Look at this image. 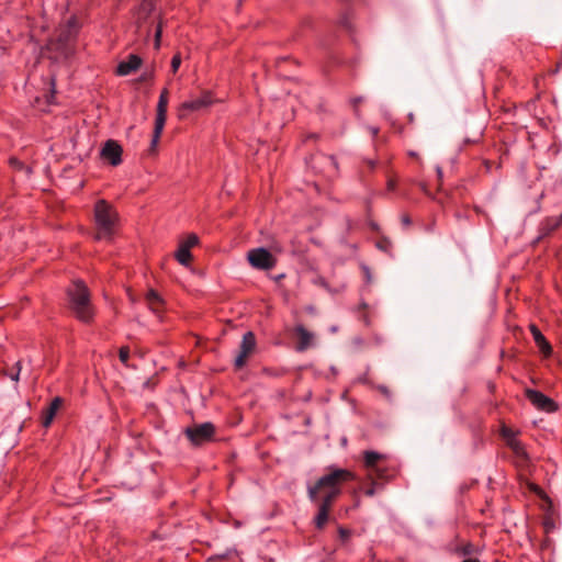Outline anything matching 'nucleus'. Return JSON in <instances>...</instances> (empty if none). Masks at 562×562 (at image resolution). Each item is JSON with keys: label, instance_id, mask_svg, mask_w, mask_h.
Here are the masks:
<instances>
[{"label": "nucleus", "instance_id": "nucleus-31", "mask_svg": "<svg viewBox=\"0 0 562 562\" xmlns=\"http://www.w3.org/2000/svg\"><path fill=\"white\" fill-rule=\"evenodd\" d=\"M181 65V56L180 54H176L171 58V70L176 74Z\"/></svg>", "mask_w": 562, "mask_h": 562}, {"label": "nucleus", "instance_id": "nucleus-23", "mask_svg": "<svg viewBox=\"0 0 562 562\" xmlns=\"http://www.w3.org/2000/svg\"><path fill=\"white\" fill-rule=\"evenodd\" d=\"M146 301L154 312H156V305H159L161 302L160 296L154 290H149L147 292Z\"/></svg>", "mask_w": 562, "mask_h": 562}, {"label": "nucleus", "instance_id": "nucleus-25", "mask_svg": "<svg viewBox=\"0 0 562 562\" xmlns=\"http://www.w3.org/2000/svg\"><path fill=\"white\" fill-rule=\"evenodd\" d=\"M313 283L317 286H321L323 289H325L326 291L330 292V293H338L340 290L339 289H331L328 284V282L325 280V278L323 277H316L314 280H313Z\"/></svg>", "mask_w": 562, "mask_h": 562}, {"label": "nucleus", "instance_id": "nucleus-16", "mask_svg": "<svg viewBox=\"0 0 562 562\" xmlns=\"http://www.w3.org/2000/svg\"><path fill=\"white\" fill-rule=\"evenodd\" d=\"M63 404V398L56 396L52 400L49 406L43 412V420L42 424L44 427H49L57 411L60 408Z\"/></svg>", "mask_w": 562, "mask_h": 562}, {"label": "nucleus", "instance_id": "nucleus-43", "mask_svg": "<svg viewBox=\"0 0 562 562\" xmlns=\"http://www.w3.org/2000/svg\"><path fill=\"white\" fill-rule=\"evenodd\" d=\"M371 132H372V134H373V135H376V134H378V128L373 127V128L371 130Z\"/></svg>", "mask_w": 562, "mask_h": 562}, {"label": "nucleus", "instance_id": "nucleus-17", "mask_svg": "<svg viewBox=\"0 0 562 562\" xmlns=\"http://www.w3.org/2000/svg\"><path fill=\"white\" fill-rule=\"evenodd\" d=\"M168 90L164 89L159 95L157 104V113L155 121L165 122L167 120Z\"/></svg>", "mask_w": 562, "mask_h": 562}, {"label": "nucleus", "instance_id": "nucleus-30", "mask_svg": "<svg viewBox=\"0 0 562 562\" xmlns=\"http://www.w3.org/2000/svg\"><path fill=\"white\" fill-rule=\"evenodd\" d=\"M371 480H372L371 485L364 490V494H366L367 496H370V497H371V496H373V495L376 493L378 488H380V487H381V485H380V484H378V483L374 481L375 479H371Z\"/></svg>", "mask_w": 562, "mask_h": 562}, {"label": "nucleus", "instance_id": "nucleus-14", "mask_svg": "<svg viewBox=\"0 0 562 562\" xmlns=\"http://www.w3.org/2000/svg\"><path fill=\"white\" fill-rule=\"evenodd\" d=\"M142 65V58L135 54H131L126 60H122L116 67L119 76H128L136 71Z\"/></svg>", "mask_w": 562, "mask_h": 562}, {"label": "nucleus", "instance_id": "nucleus-27", "mask_svg": "<svg viewBox=\"0 0 562 562\" xmlns=\"http://www.w3.org/2000/svg\"><path fill=\"white\" fill-rule=\"evenodd\" d=\"M249 355H250V353H248V352L243 351V350H240V349H239V352H238V355H237V356H236V358H235V367H236L237 369L243 368V367L245 366L246 360H247V358L249 357Z\"/></svg>", "mask_w": 562, "mask_h": 562}, {"label": "nucleus", "instance_id": "nucleus-9", "mask_svg": "<svg viewBox=\"0 0 562 562\" xmlns=\"http://www.w3.org/2000/svg\"><path fill=\"white\" fill-rule=\"evenodd\" d=\"M525 395L527 400L539 411L553 413L558 409L555 402L540 391L526 389Z\"/></svg>", "mask_w": 562, "mask_h": 562}, {"label": "nucleus", "instance_id": "nucleus-29", "mask_svg": "<svg viewBox=\"0 0 562 562\" xmlns=\"http://www.w3.org/2000/svg\"><path fill=\"white\" fill-rule=\"evenodd\" d=\"M338 24L340 27L347 30V31H350L351 30V24H350V21H349V14L348 13H345L339 20H338Z\"/></svg>", "mask_w": 562, "mask_h": 562}, {"label": "nucleus", "instance_id": "nucleus-28", "mask_svg": "<svg viewBox=\"0 0 562 562\" xmlns=\"http://www.w3.org/2000/svg\"><path fill=\"white\" fill-rule=\"evenodd\" d=\"M161 33H162V19L159 16L157 26H156V31H155V47L156 48H159V46H160Z\"/></svg>", "mask_w": 562, "mask_h": 562}, {"label": "nucleus", "instance_id": "nucleus-7", "mask_svg": "<svg viewBox=\"0 0 562 562\" xmlns=\"http://www.w3.org/2000/svg\"><path fill=\"white\" fill-rule=\"evenodd\" d=\"M188 439L195 446H201L213 440L215 427L212 423L206 422L200 425L188 427L184 430Z\"/></svg>", "mask_w": 562, "mask_h": 562}, {"label": "nucleus", "instance_id": "nucleus-5", "mask_svg": "<svg viewBox=\"0 0 562 562\" xmlns=\"http://www.w3.org/2000/svg\"><path fill=\"white\" fill-rule=\"evenodd\" d=\"M214 102L212 92L203 91L200 95L183 101L178 108V116L183 120L191 113L200 112Z\"/></svg>", "mask_w": 562, "mask_h": 562}, {"label": "nucleus", "instance_id": "nucleus-40", "mask_svg": "<svg viewBox=\"0 0 562 562\" xmlns=\"http://www.w3.org/2000/svg\"><path fill=\"white\" fill-rule=\"evenodd\" d=\"M362 101V98H356L353 99V104L357 105L358 103H360Z\"/></svg>", "mask_w": 562, "mask_h": 562}, {"label": "nucleus", "instance_id": "nucleus-34", "mask_svg": "<svg viewBox=\"0 0 562 562\" xmlns=\"http://www.w3.org/2000/svg\"><path fill=\"white\" fill-rule=\"evenodd\" d=\"M15 367H16L15 373H12L10 375L11 380H13V381H18L19 380V375H20V372H21V364H20V362H16Z\"/></svg>", "mask_w": 562, "mask_h": 562}, {"label": "nucleus", "instance_id": "nucleus-36", "mask_svg": "<svg viewBox=\"0 0 562 562\" xmlns=\"http://www.w3.org/2000/svg\"><path fill=\"white\" fill-rule=\"evenodd\" d=\"M401 222L405 227H408L412 224V220L407 214L402 215Z\"/></svg>", "mask_w": 562, "mask_h": 562}, {"label": "nucleus", "instance_id": "nucleus-35", "mask_svg": "<svg viewBox=\"0 0 562 562\" xmlns=\"http://www.w3.org/2000/svg\"><path fill=\"white\" fill-rule=\"evenodd\" d=\"M395 188H396V182H395V180H394V179H392V178H390V179L387 180V183H386V190L391 192V191H394V190H395Z\"/></svg>", "mask_w": 562, "mask_h": 562}, {"label": "nucleus", "instance_id": "nucleus-6", "mask_svg": "<svg viewBox=\"0 0 562 562\" xmlns=\"http://www.w3.org/2000/svg\"><path fill=\"white\" fill-rule=\"evenodd\" d=\"M385 459L384 454L375 451H364L363 461L368 471L369 479L387 480L389 474L386 468L381 462Z\"/></svg>", "mask_w": 562, "mask_h": 562}, {"label": "nucleus", "instance_id": "nucleus-38", "mask_svg": "<svg viewBox=\"0 0 562 562\" xmlns=\"http://www.w3.org/2000/svg\"><path fill=\"white\" fill-rule=\"evenodd\" d=\"M339 533H340V537L344 539L349 536V531L344 528H339Z\"/></svg>", "mask_w": 562, "mask_h": 562}, {"label": "nucleus", "instance_id": "nucleus-20", "mask_svg": "<svg viewBox=\"0 0 562 562\" xmlns=\"http://www.w3.org/2000/svg\"><path fill=\"white\" fill-rule=\"evenodd\" d=\"M256 347V337L252 331H247L244 334L241 342H240V350L246 351L248 353H251Z\"/></svg>", "mask_w": 562, "mask_h": 562}, {"label": "nucleus", "instance_id": "nucleus-37", "mask_svg": "<svg viewBox=\"0 0 562 562\" xmlns=\"http://www.w3.org/2000/svg\"><path fill=\"white\" fill-rule=\"evenodd\" d=\"M362 270H363L364 277L367 279V282H370L371 281V272H370L369 267L362 266Z\"/></svg>", "mask_w": 562, "mask_h": 562}, {"label": "nucleus", "instance_id": "nucleus-41", "mask_svg": "<svg viewBox=\"0 0 562 562\" xmlns=\"http://www.w3.org/2000/svg\"><path fill=\"white\" fill-rule=\"evenodd\" d=\"M462 562H480V560H477V559H465Z\"/></svg>", "mask_w": 562, "mask_h": 562}, {"label": "nucleus", "instance_id": "nucleus-15", "mask_svg": "<svg viewBox=\"0 0 562 562\" xmlns=\"http://www.w3.org/2000/svg\"><path fill=\"white\" fill-rule=\"evenodd\" d=\"M501 436L506 441V445L516 454L524 453V447H522L521 442L516 438V432L512 428L503 425L502 428H501Z\"/></svg>", "mask_w": 562, "mask_h": 562}, {"label": "nucleus", "instance_id": "nucleus-12", "mask_svg": "<svg viewBox=\"0 0 562 562\" xmlns=\"http://www.w3.org/2000/svg\"><path fill=\"white\" fill-rule=\"evenodd\" d=\"M294 334L299 338L295 346L296 351L303 352L314 345V334L308 331L303 325H296Z\"/></svg>", "mask_w": 562, "mask_h": 562}, {"label": "nucleus", "instance_id": "nucleus-2", "mask_svg": "<svg viewBox=\"0 0 562 562\" xmlns=\"http://www.w3.org/2000/svg\"><path fill=\"white\" fill-rule=\"evenodd\" d=\"M80 24L77 18L71 16L59 26L56 37L48 43V49L56 54V58L67 59L75 54L77 36Z\"/></svg>", "mask_w": 562, "mask_h": 562}, {"label": "nucleus", "instance_id": "nucleus-44", "mask_svg": "<svg viewBox=\"0 0 562 562\" xmlns=\"http://www.w3.org/2000/svg\"><path fill=\"white\" fill-rule=\"evenodd\" d=\"M409 156H412V157H416V156H417V154H416V153H414V151H411V153H409Z\"/></svg>", "mask_w": 562, "mask_h": 562}, {"label": "nucleus", "instance_id": "nucleus-22", "mask_svg": "<svg viewBox=\"0 0 562 562\" xmlns=\"http://www.w3.org/2000/svg\"><path fill=\"white\" fill-rule=\"evenodd\" d=\"M179 244L191 251V248L199 244V237L196 234L191 233L186 238L181 239Z\"/></svg>", "mask_w": 562, "mask_h": 562}, {"label": "nucleus", "instance_id": "nucleus-8", "mask_svg": "<svg viewBox=\"0 0 562 562\" xmlns=\"http://www.w3.org/2000/svg\"><path fill=\"white\" fill-rule=\"evenodd\" d=\"M247 259L254 268L259 270H271L277 265V259L263 247L250 249Z\"/></svg>", "mask_w": 562, "mask_h": 562}, {"label": "nucleus", "instance_id": "nucleus-11", "mask_svg": "<svg viewBox=\"0 0 562 562\" xmlns=\"http://www.w3.org/2000/svg\"><path fill=\"white\" fill-rule=\"evenodd\" d=\"M155 1L156 0H142L134 9L133 15L138 26L145 24L155 12Z\"/></svg>", "mask_w": 562, "mask_h": 562}, {"label": "nucleus", "instance_id": "nucleus-10", "mask_svg": "<svg viewBox=\"0 0 562 562\" xmlns=\"http://www.w3.org/2000/svg\"><path fill=\"white\" fill-rule=\"evenodd\" d=\"M122 147L117 142L109 139L101 150V156L112 166H119L122 162Z\"/></svg>", "mask_w": 562, "mask_h": 562}, {"label": "nucleus", "instance_id": "nucleus-21", "mask_svg": "<svg viewBox=\"0 0 562 562\" xmlns=\"http://www.w3.org/2000/svg\"><path fill=\"white\" fill-rule=\"evenodd\" d=\"M165 122H158V121H155V126H154V132H153V137H151V142H150V150L154 151L157 147V144L160 139V136H161V133L164 131V127H165Z\"/></svg>", "mask_w": 562, "mask_h": 562}, {"label": "nucleus", "instance_id": "nucleus-33", "mask_svg": "<svg viewBox=\"0 0 562 562\" xmlns=\"http://www.w3.org/2000/svg\"><path fill=\"white\" fill-rule=\"evenodd\" d=\"M376 247L383 251H387L389 248L391 247V243L389 239H381L376 243Z\"/></svg>", "mask_w": 562, "mask_h": 562}, {"label": "nucleus", "instance_id": "nucleus-18", "mask_svg": "<svg viewBox=\"0 0 562 562\" xmlns=\"http://www.w3.org/2000/svg\"><path fill=\"white\" fill-rule=\"evenodd\" d=\"M562 224V213L557 216H550L547 217L542 223L540 231L542 235H549L553 231H555L558 227H560Z\"/></svg>", "mask_w": 562, "mask_h": 562}, {"label": "nucleus", "instance_id": "nucleus-4", "mask_svg": "<svg viewBox=\"0 0 562 562\" xmlns=\"http://www.w3.org/2000/svg\"><path fill=\"white\" fill-rule=\"evenodd\" d=\"M68 306L74 315L83 323L93 319V308L87 285L80 281H74L67 289Z\"/></svg>", "mask_w": 562, "mask_h": 562}, {"label": "nucleus", "instance_id": "nucleus-1", "mask_svg": "<svg viewBox=\"0 0 562 562\" xmlns=\"http://www.w3.org/2000/svg\"><path fill=\"white\" fill-rule=\"evenodd\" d=\"M353 480L349 470L330 468L315 484L307 486V495L316 504L318 512L314 518L317 529H323L328 521V514L335 499L341 494L342 484Z\"/></svg>", "mask_w": 562, "mask_h": 562}, {"label": "nucleus", "instance_id": "nucleus-39", "mask_svg": "<svg viewBox=\"0 0 562 562\" xmlns=\"http://www.w3.org/2000/svg\"><path fill=\"white\" fill-rule=\"evenodd\" d=\"M436 172H437L438 179L441 180L442 179V169H441V167L438 166L436 168Z\"/></svg>", "mask_w": 562, "mask_h": 562}, {"label": "nucleus", "instance_id": "nucleus-42", "mask_svg": "<svg viewBox=\"0 0 562 562\" xmlns=\"http://www.w3.org/2000/svg\"><path fill=\"white\" fill-rule=\"evenodd\" d=\"M380 390L381 392H383L384 394H387V389L385 386H380Z\"/></svg>", "mask_w": 562, "mask_h": 562}, {"label": "nucleus", "instance_id": "nucleus-46", "mask_svg": "<svg viewBox=\"0 0 562 562\" xmlns=\"http://www.w3.org/2000/svg\"><path fill=\"white\" fill-rule=\"evenodd\" d=\"M558 66H559V67H560V66H562V61H561V63H559V64H558Z\"/></svg>", "mask_w": 562, "mask_h": 562}, {"label": "nucleus", "instance_id": "nucleus-32", "mask_svg": "<svg viewBox=\"0 0 562 562\" xmlns=\"http://www.w3.org/2000/svg\"><path fill=\"white\" fill-rule=\"evenodd\" d=\"M119 358L123 364H127L130 358V350L126 347H122L119 352Z\"/></svg>", "mask_w": 562, "mask_h": 562}, {"label": "nucleus", "instance_id": "nucleus-45", "mask_svg": "<svg viewBox=\"0 0 562 562\" xmlns=\"http://www.w3.org/2000/svg\"><path fill=\"white\" fill-rule=\"evenodd\" d=\"M273 249L277 250V251H281V249L278 248L277 246H274Z\"/></svg>", "mask_w": 562, "mask_h": 562}, {"label": "nucleus", "instance_id": "nucleus-24", "mask_svg": "<svg viewBox=\"0 0 562 562\" xmlns=\"http://www.w3.org/2000/svg\"><path fill=\"white\" fill-rule=\"evenodd\" d=\"M456 552L459 555H463V557L472 555L475 552V547L472 543L467 542V543L458 547L456 549Z\"/></svg>", "mask_w": 562, "mask_h": 562}, {"label": "nucleus", "instance_id": "nucleus-3", "mask_svg": "<svg viewBox=\"0 0 562 562\" xmlns=\"http://www.w3.org/2000/svg\"><path fill=\"white\" fill-rule=\"evenodd\" d=\"M95 240L111 241L119 225V214L113 205L105 200L94 204Z\"/></svg>", "mask_w": 562, "mask_h": 562}, {"label": "nucleus", "instance_id": "nucleus-19", "mask_svg": "<svg viewBox=\"0 0 562 562\" xmlns=\"http://www.w3.org/2000/svg\"><path fill=\"white\" fill-rule=\"evenodd\" d=\"M175 258L180 265L189 267L192 260V254L189 249L179 244L178 249L175 252Z\"/></svg>", "mask_w": 562, "mask_h": 562}, {"label": "nucleus", "instance_id": "nucleus-26", "mask_svg": "<svg viewBox=\"0 0 562 562\" xmlns=\"http://www.w3.org/2000/svg\"><path fill=\"white\" fill-rule=\"evenodd\" d=\"M249 355H250V353H248V352L243 351V350H240V349H239V352H238V355H237V356H236V358H235V367H236L237 369L243 368V367L245 366L246 360H247V358L249 357Z\"/></svg>", "mask_w": 562, "mask_h": 562}, {"label": "nucleus", "instance_id": "nucleus-13", "mask_svg": "<svg viewBox=\"0 0 562 562\" xmlns=\"http://www.w3.org/2000/svg\"><path fill=\"white\" fill-rule=\"evenodd\" d=\"M529 329L540 352L543 357L549 358L552 355V346L550 342L535 324H531Z\"/></svg>", "mask_w": 562, "mask_h": 562}]
</instances>
